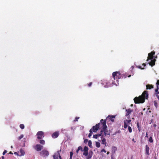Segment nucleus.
I'll return each instance as SVG.
<instances>
[{
    "instance_id": "obj_56",
    "label": "nucleus",
    "mask_w": 159,
    "mask_h": 159,
    "mask_svg": "<svg viewBox=\"0 0 159 159\" xmlns=\"http://www.w3.org/2000/svg\"><path fill=\"white\" fill-rule=\"evenodd\" d=\"M153 126H154V127H156V124H154V125H153Z\"/></svg>"
},
{
    "instance_id": "obj_9",
    "label": "nucleus",
    "mask_w": 159,
    "mask_h": 159,
    "mask_svg": "<svg viewBox=\"0 0 159 159\" xmlns=\"http://www.w3.org/2000/svg\"><path fill=\"white\" fill-rule=\"evenodd\" d=\"M131 121V120H126L124 121V127L125 129L127 128L128 126V124H129Z\"/></svg>"
},
{
    "instance_id": "obj_42",
    "label": "nucleus",
    "mask_w": 159,
    "mask_h": 159,
    "mask_svg": "<svg viewBox=\"0 0 159 159\" xmlns=\"http://www.w3.org/2000/svg\"><path fill=\"white\" fill-rule=\"evenodd\" d=\"M137 126L138 128H139V123L138 121L137 123Z\"/></svg>"
},
{
    "instance_id": "obj_45",
    "label": "nucleus",
    "mask_w": 159,
    "mask_h": 159,
    "mask_svg": "<svg viewBox=\"0 0 159 159\" xmlns=\"http://www.w3.org/2000/svg\"><path fill=\"white\" fill-rule=\"evenodd\" d=\"M88 142V140L87 139H85L84 141V142L85 143H87Z\"/></svg>"
},
{
    "instance_id": "obj_44",
    "label": "nucleus",
    "mask_w": 159,
    "mask_h": 159,
    "mask_svg": "<svg viewBox=\"0 0 159 159\" xmlns=\"http://www.w3.org/2000/svg\"><path fill=\"white\" fill-rule=\"evenodd\" d=\"M7 152V150H4L3 152V155H4Z\"/></svg>"
},
{
    "instance_id": "obj_46",
    "label": "nucleus",
    "mask_w": 159,
    "mask_h": 159,
    "mask_svg": "<svg viewBox=\"0 0 159 159\" xmlns=\"http://www.w3.org/2000/svg\"><path fill=\"white\" fill-rule=\"evenodd\" d=\"M156 84H157V85H158H158H159V80H157V81Z\"/></svg>"
},
{
    "instance_id": "obj_59",
    "label": "nucleus",
    "mask_w": 159,
    "mask_h": 159,
    "mask_svg": "<svg viewBox=\"0 0 159 159\" xmlns=\"http://www.w3.org/2000/svg\"><path fill=\"white\" fill-rule=\"evenodd\" d=\"M132 69H133L134 68V67L133 66H132Z\"/></svg>"
},
{
    "instance_id": "obj_49",
    "label": "nucleus",
    "mask_w": 159,
    "mask_h": 159,
    "mask_svg": "<svg viewBox=\"0 0 159 159\" xmlns=\"http://www.w3.org/2000/svg\"><path fill=\"white\" fill-rule=\"evenodd\" d=\"M142 65L144 66V67H145L146 66V65L145 63H143Z\"/></svg>"
},
{
    "instance_id": "obj_19",
    "label": "nucleus",
    "mask_w": 159,
    "mask_h": 159,
    "mask_svg": "<svg viewBox=\"0 0 159 159\" xmlns=\"http://www.w3.org/2000/svg\"><path fill=\"white\" fill-rule=\"evenodd\" d=\"M39 140V142L40 144L43 145H44L45 144V141H44V140L43 139H40Z\"/></svg>"
},
{
    "instance_id": "obj_7",
    "label": "nucleus",
    "mask_w": 159,
    "mask_h": 159,
    "mask_svg": "<svg viewBox=\"0 0 159 159\" xmlns=\"http://www.w3.org/2000/svg\"><path fill=\"white\" fill-rule=\"evenodd\" d=\"M53 157L54 159H62L59 151H58L57 153H55L53 155Z\"/></svg>"
},
{
    "instance_id": "obj_4",
    "label": "nucleus",
    "mask_w": 159,
    "mask_h": 159,
    "mask_svg": "<svg viewBox=\"0 0 159 159\" xmlns=\"http://www.w3.org/2000/svg\"><path fill=\"white\" fill-rule=\"evenodd\" d=\"M36 135L38 139H42L44 137V133L42 131H39L36 134Z\"/></svg>"
},
{
    "instance_id": "obj_51",
    "label": "nucleus",
    "mask_w": 159,
    "mask_h": 159,
    "mask_svg": "<svg viewBox=\"0 0 159 159\" xmlns=\"http://www.w3.org/2000/svg\"><path fill=\"white\" fill-rule=\"evenodd\" d=\"M159 93V92L158 91L157 92H156V95H158V94Z\"/></svg>"
},
{
    "instance_id": "obj_1",
    "label": "nucleus",
    "mask_w": 159,
    "mask_h": 159,
    "mask_svg": "<svg viewBox=\"0 0 159 159\" xmlns=\"http://www.w3.org/2000/svg\"><path fill=\"white\" fill-rule=\"evenodd\" d=\"M148 94L147 91H144L141 96L139 97H135L134 99L135 104L143 103L144 102L145 98L147 99Z\"/></svg>"
},
{
    "instance_id": "obj_26",
    "label": "nucleus",
    "mask_w": 159,
    "mask_h": 159,
    "mask_svg": "<svg viewBox=\"0 0 159 159\" xmlns=\"http://www.w3.org/2000/svg\"><path fill=\"white\" fill-rule=\"evenodd\" d=\"M89 134L88 137H90L93 134V132L92 131V129H91L89 130Z\"/></svg>"
},
{
    "instance_id": "obj_8",
    "label": "nucleus",
    "mask_w": 159,
    "mask_h": 159,
    "mask_svg": "<svg viewBox=\"0 0 159 159\" xmlns=\"http://www.w3.org/2000/svg\"><path fill=\"white\" fill-rule=\"evenodd\" d=\"M155 52L154 51H152L150 53H149L148 54V59L147 61L148 60V59H152L154 57V55L155 54Z\"/></svg>"
},
{
    "instance_id": "obj_55",
    "label": "nucleus",
    "mask_w": 159,
    "mask_h": 159,
    "mask_svg": "<svg viewBox=\"0 0 159 159\" xmlns=\"http://www.w3.org/2000/svg\"><path fill=\"white\" fill-rule=\"evenodd\" d=\"M9 153L12 154V153L11 152H9Z\"/></svg>"
},
{
    "instance_id": "obj_10",
    "label": "nucleus",
    "mask_w": 159,
    "mask_h": 159,
    "mask_svg": "<svg viewBox=\"0 0 159 159\" xmlns=\"http://www.w3.org/2000/svg\"><path fill=\"white\" fill-rule=\"evenodd\" d=\"M99 124H96L95 126H94L92 127L93 131L94 132H96L98 130L99 128Z\"/></svg>"
},
{
    "instance_id": "obj_20",
    "label": "nucleus",
    "mask_w": 159,
    "mask_h": 159,
    "mask_svg": "<svg viewBox=\"0 0 159 159\" xmlns=\"http://www.w3.org/2000/svg\"><path fill=\"white\" fill-rule=\"evenodd\" d=\"M117 148L116 147H112L111 148L112 152L113 154L115 153L116 151L117 150Z\"/></svg>"
},
{
    "instance_id": "obj_32",
    "label": "nucleus",
    "mask_w": 159,
    "mask_h": 159,
    "mask_svg": "<svg viewBox=\"0 0 159 159\" xmlns=\"http://www.w3.org/2000/svg\"><path fill=\"white\" fill-rule=\"evenodd\" d=\"M20 127L21 129H23L24 128L25 126L24 124H21L20 125Z\"/></svg>"
},
{
    "instance_id": "obj_17",
    "label": "nucleus",
    "mask_w": 159,
    "mask_h": 159,
    "mask_svg": "<svg viewBox=\"0 0 159 159\" xmlns=\"http://www.w3.org/2000/svg\"><path fill=\"white\" fill-rule=\"evenodd\" d=\"M149 148L147 145L145 146V152L147 155H149Z\"/></svg>"
},
{
    "instance_id": "obj_58",
    "label": "nucleus",
    "mask_w": 159,
    "mask_h": 159,
    "mask_svg": "<svg viewBox=\"0 0 159 159\" xmlns=\"http://www.w3.org/2000/svg\"><path fill=\"white\" fill-rule=\"evenodd\" d=\"M154 57L155 58H157V56H156V57Z\"/></svg>"
},
{
    "instance_id": "obj_6",
    "label": "nucleus",
    "mask_w": 159,
    "mask_h": 159,
    "mask_svg": "<svg viewBox=\"0 0 159 159\" xmlns=\"http://www.w3.org/2000/svg\"><path fill=\"white\" fill-rule=\"evenodd\" d=\"M43 148V146L40 144H36L34 148L37 151H41Z\"/></svg>"
},
{
    "instance_id": "obj_60",
    "label": "nucleus",
    "mask_w": 159,
    "mask_h": 159,
    "mask_svg": "<svg viewBox=\"0 0 159 159\" xmlns=\"http://www.w3.org/2000/svg\"><path fill=\"white\" fill-rule=\"evenodd\" d=\"M133 159V157H132L131 159Z\"/></svg>"
},
{
    "instance_id": "obj_14",
    "label": "nucleus",
    "mask_w": 159,
    "mask_h": 159,
    "mask_svg": "<svg viewBox=\"0 0 159 159\" xmlns=\"http://www.w3.org/2000/svg\"><path fill=\"white\" fill-rule=\"evenodd\" d=\"M100 132H104V135L105 136H107V135H110V133H108V131L107 130V129L104 130L102 129Z\"/></svg>"
},
{
    "instance_id": "obj_47",
    "label": "nucleus",
    "mask_w": 159,
    "mask_h": 159,
    "mask_svg": "<svg viewBox=\"0 0 159 159\" xmlns=\"http://www.w3.org/2000/svg\"><path fill=\"white\" fill-rule=\"evenodd\" d=\"M156 97H157L158 100H159V95H156Z\"/></svg>"
},
{
    "instance_id": "obj_50",
    "label": "nucleus",
    "mask_w": 159,
    "mask_h": 159,
    "mask_svg": "<svg viewBox=\"0 0 159 159\" xmlns=\"http://www.w3.org/2000/svg\"><path fill=\"white\" fill-rule=\"evenodd\" d=\"M146 137L147 138H148V134L147 133H146Z\"/></svg>"
},
{
    "instance_id": "obj_16",
    "label": "nucleus",
    "mask_w": 159,
    "mask_h": 159,
    "mask_svg": "<svg viewBox=\"0 0 159 159\" xmlns=\"http://www.w3.org/2000/svg\"><path fill=\"white\" fill-rule=\"evenodd\" d=\"M151 61L149 63V64L150 66H152L155 65V62L156 61V60L155 59H151Z\"/></svg>"
},
{
    "instance_id": "obj_38",
    "label": "nucleus",
    "mask_w": 159,
    "mask_h": 159,
    "mask_svg": "<svg viewBox=\"0 0 159 159\" xmlns=\"http://www.w3.org/2000/svg\"><path fill=\"white\" fill-rule=\"evenodd\" d=\"M80 118L79 117H76L74 120V121L76 122L78 121V120Z\"/></svg>"
},
{
    "instance_id": "obj_36",
    "label": "nucleus",
    "mask_w": 159,
    "mask_h": 159,
    "mask_svg": "<svg viewBox=\"0 0 159 159\" xmlns=\"http://www.w3.org/2000/svg\"><path fill=\"white\" fill-rule=\"evenodd\" d=\"M98 136L97 134L94 135L93 136V138L97 139L98 137Z\"/></svg>"
},
{
    "instance_id": "obj_5",
    "label": "nucleus",
    "mask_w": 159,
    "mask_h": 159,
    "mask_svg": "<svg viewBox=\"0 0 159 159\" xmlns=\"http://www.w3.org/2000/svg\"><path fill=\"white\" fill-rule=\"evenodd\" d=\"M40 156L43 157H48L49 155V152L47 150L43 149L40 152Z\"/></svg>"
},
{
    "instance_id": "obj_54",
    "label": "nucleus",
    "mask_w": 159,
    "mask_h": 159,
    "mask_svg": "<svg viewBox=\"0 0 159 159\" xmlns=\"http://www.w3.org/2000/svg\"><path fill=\"white\" fill-rule=\"evenodd\" d=\"M109 153H110V152H107V155H108V154H109Z\"/></svg>"
},
{
    "instance_id": "obj_23",
    "label": "nucleus",
    "mask_w": 159,
    "mask_h": 159,
    "mask_svg": "<svg viewBox=\"0 0 159 159\" xmlns=\"http://www.w3.org/2000/svg\"><path fill=\"white\" fill-rule=\"evenodd\" d=\"M81 150L82 151H83L82 148L81 146H79L78 147L77 150L76 151V152L77 153H78L79 151Z\"/></svg>"
},
{
    "instance_id": "obj_57",
    "label": "nucleus",
    "mask_w": 159,
    "mask_h": 159,
    "mask_svg": "<svg viewBox=\"0 0 159 159\" xmlns=\"http://www.w3.org/2000/svg\"><path fill=\"white\" fill-rule=\"evenodd\" d=\"M130 76H131V75H129V76H128V77H130Z\"/></svg>"
},
{
    "instance_id": "obj_24",
    "label": "nucleus",
    "mask_w": 159,
    "mask_h": 159,
    "mask_svg": "<svg viewBox=\"0 0 159 159\" xmlns=\"http://www.w3.org/2000/svg\"><path fill=\"white\" fill-rule=\"evenodd\" d=\"M101 143L105 145V146L106 145V140L105 138H103L102 140Z\"/></svg>"
},
{
    "instance_id": "obj_41",
    "label": "nucleus",
    "mask_w": 159,
    "mask_h": 159,
    "mask_svg": "<svg viewBox=\"0 0 159 159\" xmlns=\"http://www.w3.org/2000/svg\"><path fill=\"white\" fill-rule=\"evenodd\" d=\"M92 84V82L89 83V84H88V86H89V87L91 86Z\"/></svg>"
},
{
    "instance_id": "obj_12",
    "label": "nucleus",
    "mask_w": 159,
    "mask_h": 159,
    "mask_svg": "<svg viewBox=\"0 0 159 159\" xmlns=\"http://www.w3.org/2000/svg\"><path fill=\"white\" fill-rule=\"evenodd\" d=\"M132 110L130 108H129L126 110V113L125 114V116H130V114L131 112H132Z\"/></svg>"
},
{
    "instance_id": "obj_61",
    "label": "nucleus",
    "mask_w": 159,
    "mask_h": 159,
    "mask_svg": "<svg viewBox=\"0 0 159 159\" xmlns=\"http://www.w3.org/2000/svg\"><path fill=\"white\" fill-rule=\"evenodd\" d=\"M114 82H113V84H114ZM115 84H116V83H115Z\"/></svg>"
},
{
    "instance_id": "obj_13",
    "label": "nucleus",
    "mask_w": 159,
    "mask_h": 159,
    "mask_svg": "<svg viewBox=\"0 0 159 159\" xmlns=\"http://www.w3.org/2000/svg\"><path fill=\"white\" fill-rule=\"evenodd\" d=\"M59 132L58 131H56L54 132L52 135V137L53 138H57L59 135Z\"/></svg>"
},
{
    "instance_id": "obj_11",
    "label": "nucleus",
    "mask_w": 159,
    "mask_h": 159,
    "mask_svg": "<svg viewBox=\"0 0 159 159\" xmlns=\"http://www.w3.org/2000/svg\"><path fill=\"white\" fill-rule=\"evenodd\" d=\"M115 117V116H108L106 120L108 119L110 120L112 122H114V119Z\"/></svg>"
},
{
    "instance_id": "obj_27",
    "label": "nucleus",
    "mask_w": 159,
    "mask_h": 159,
    "mask_svg": "<svg viewBox=\"0 0 159 159\" xmlns=\"http://www.w3.org/2000/svg\"><path fill=\"white\" fill-rule=\"evenodd\" d=\"M96 147L97 148H99L100 146V143L98 142H96Z\"/></svg>"
},
{
    "instance_id": "obj_62",
    "label": "nucleus",
    "mask_w": 159,
    "mask_h": 159,
    "mask_svg": "<svg viewBox=\"0 0 159 159\" xmlns=\"http://www.w3.org/2000/svg\"><path fill=\"white\" fill-rule=\"evenodd\" d=\"M11 148H12V146H11Z\"/></svg>"
},
{
    "instance_id": "obj_63",
    "label": "nucleus",
    "mask_w": 159,
    "mask_h": 159,
    "mask_svg": "<svg viewBox=\"0 0 159 159\" xmlns=\"http://www.w3.org/2000/svg\"><path fill=\"white\" fill-rule=\"evenodd\" d=\"M16 152H15V154H16Z\"/></svg>"
},
{
    "instance_id": "obj_48",
    "label": "nucleus",
    "mask_w": 159,
    "mask_h": 159,
    "mask_svg": "<svg viewBox=\"0 0 159 159\" xmlns=\"http://www.w3.org/2000/svg\"><path fill=\"white\" fill-rule=\"evenodd\" d=\"M132 141H133V142H134V143H135L136 142V141L133 138L132 139Z\"/></svg>"
},
{
    "instance_id": "obj_40",
    "label": "nucleus",
    "mask_w": 159,
    "mask_h": 159,
    "mask_svg": "<svg viewBox=\"0 0 159 159\" xmlns=\"http://www.w3.org/2000/svg\"><path fill=\"white\" fill-rule=\"evenodd\" d=\"M158 89H159L158 86V85H157V89H155V92H157L158 91Z\"/></svg>"
},
{
    "instance_id": "obj_2",
    "label": "nucleus",
    "mask_w": 159,
    "mask_h": 159,
    "mask_svg": "<svg viewBox=\"0 0 159 159\" xmlns=\"http://www.w3.org/2000/svg\"><path fill=\"white\" fill-rule=\"evenodd\" d=\"M106 120L102 119L101 120L100 122L98 124H99V127H101L102 129L104 130L106 129L107 128V126L106 125Z\"/></svg>"
},
{
    "instance_id": "obj_22",
    "label": "nucleus",
    "mask_w": 159,
    "mask_h": 159,
    "mask_svg": "<svg viewBox=\"0 0 159 159\" xmlns=\"http://www.w3.org/2000/svg\"><path fill=\"white\" fill-rule=\"evenodd\" d=\"M20 152L21 153L20 155L23 156L25 154V152L24 150H22V149H20Z\"/></svg>"
},
{
    "instance_id": "obj_25",
    "label": "nucleus",
    "mask_w": 159,
    "mask_h": 159,
    "mask_svg": "<svg viewBox=\"0 0 159 159\" xmlns=\"http://www.w3.org/2000/svg\"><path fill=\"white\" fill-rule=\"evenodd\" d=\"M98 137H99L100 136H101V138L102 139L103 137V132H101V133L99 134H97Z\"/></svg>"
},
{
    "instance_id": "obj_21",
    "label": "nucleus",
    "mask_w": 159,
    "mask_h": 159,
    "mask_svg": "<svg viewBox=\"0 0 159 159\" xmlns=\"http://www.w3.org/2000/svg\"><path fill=\"white\" fill-rule=\"evenodd\" d=\"M93 152H89V154L87 155L88 156L86 158V159H90L91 158L92 156Z\"/></svg>"
},
{
    "instance_id": "obj_30",
    "label": "nucleus",
    "mask_w": 159,
    "mask_h": 159,
    "mask_svg": "<svg viewBox=\"0 0 159 159\" xmlns=\"http://www.w3.org/2000/svg\"><path fill=\"white\" fill-rule=\"evenodd\" d=\"M88 150V148L87 147L85 146L84 148V152H87Z\"/></svg>"
},
{
    "instance_id": "obj_64",
    "label": "nucleus",
    "mask_w": 159,
    "mask_h": 159,
    "mask_svg": "<svg viewBox=\"0 0 159 159\" xmlns=\"http://www.w3.org/2000/svg\"><path fill=\"white\" fill-rule=\"evenodd\" d=\"M16 152H15V154H16Z\"/></svg>"
},
{
    "instance_id": "obj_31",
    "label": "nucleus",
    "mask_w": 159,
    "mask_h": 159,
    "mask_svg": "<svg viewBox=\"0 0 159 159\" xmlns=\"http://www.w3.org/2000/svg\"><path fill=\"white\" fill-rule=\"evenodd\" d=\"M149 141L151 143H152L153 142V140L152 139V138L151 136L150 137L149 139Z\"/></svg>"
},
{
    "instance_id": "obj_28",
    "label": "nucleus",
    "mask_w": 159,
    "mask_h": 159,
    "mask_svg": "<svg viewBox=\"0 0 159 159\" xmlns=\"http://www.w3.org/2000/svg\"><path fill=\"white\" fill-rule=\"evenodd\" d=\"M154 103L155 106L157 108V101H154Z\"/></svg>"
},
{
    "instance_id": "obj_3",
    "label": "nucleus",
    "mask_w": 159,
    "mask_h": 159,
    "mask_svg": "<svg viewBox=\"0 0 159 159\" xmlns=\"http://www.w3.org/2000/svg\"><path fill=\"white\" fill-rule=\"evenodd\" d=\"M112 76L114 80H116L117 82H118V79L121 78L120 74L119 72L117 71L113 72L112 73Z\"/></svg>"
},
{
    "instance_id": "obj_29",
    "label": "nucleus",
    "mask_w": 159,
    "mask_h": 159,
    "mask_svg": "<svg viewBox=\"0 0 159 159\" xmlns=\"http://www.w3.org/2000/svg\"><path fill=\"white\" fill-rule=\"evenodd\" d=\"M88 145L90 147V148L92 147V142L91 140H89L88 141Z\"/></svg>"
},
{
    "instance_id": "obj_18",
    "label": "nucleus",
    "mask_w": 159,
    "mask_h": 159,
    "mask_svg": "<svg viewBox=\"0 0 159 159\" xmlns=\"http://www.w3.org/2000/svg\"><path fill=\"white\" fill-rule=\"evenodd\" d=\"M153 86L152 84H147L146 85V89H150L153 88Z\"/></svg>"
},
{
    "instance_id": "obj_43",
    "label": "nucleus",
    "mask_w": 159,
    "mask_h": 159,
    "mask_svg": "<svg viewBox=\"0 0 159 159\" xmlns=\"http://www.w3.org/2000/svg\"><path fill=\"white\" fill-rule=\"evenodd\" d=\"M101 152H106V151L104 149H102L101 150Z\"/></svg>"
},
{
    "instance_id": "obj_39",
    "label": "nucleus",
    "mask_w": 159,
    "mask_h": 159,
    "mask_svg": "<svg viewBox=\"0 0 159 159\" xmlns=\"http://www.w3.org/2000/svg\"><path fill=\"white\" fill-rule=\"evenodd\" d=\"M137 67H138V68H139V69H144V68H142L141 67V66H137Z\"/></svg>"
},
{
    "instance_id": "obj_52",
    "label": "nucleus",
    "mask_w": 159,
    "mask_h": 159,
    "mask_svg": "<svg viewBox=\"0 0 159 159\" xmlns=\"http://www.w3.org/2000/svg\"><path fill=\"white\" fill-rule=\"evenodd\" d=\"M138 130H139V131H140V130H141V129H140V128L139 127V128H138Z\"/></svg>"
},
{
    "instance_id": "obj_15",
    "label": "nucleus",
    "mask_w": 159,
    "mask_h": 159,
    "mask_svg": "<svg viewBox=\"0 0 159 159\" xmlns=\"http://www.w3.org/2000/svg\"><path fill=\"white\" fill-rule=\"evenodd\" d=\"M102 84L104 85L105 84H106V85H104V87L106 88H107L110 86V84L109 82H107V81H106V80H105V81H104V82H103V83Z\"/></svg>"
},
{
    "instance_id": "obj_37",
    "label": "nucleus",
    "mask_w": 159,
    "mask_h": 159,
    "mask_svg": "<svg viewBox=\"0 0 159 159\" xmlns=\"http://www.w3.org/2000/svg\"><path fill=\"white\" fill-rule=\"evenodd\" d=\"M23 134H22V135H21L19 137H18V139L19 140H20V139H21L22 138H23Z\"/></svg>"
},
{
    "instance_id": "obj_35",
    "label": "nucleus",
    "mask_w": 159,
    "mask_h": 159,
    "mask_svg": "<svg viewBox=\"0 0 159 159\" xmlns=\"http://www.w3.org/2000/svg\"><path fill=\"white\" fill-rule=\"evenodd\" d=\"M73 154V153L72 152H70V159H71L72 158Z\"/></svg>"
},
{
    "instance_id": "obj_53",
    "label": "nucleus",
    "mask_w": 159,
    "mask_h": 159,
    "mask_svg": "<svg viewBox=\"0 0 159 159\" xmlns=\"http://www.w3.org/2000/svg\"><path fill=\"white\" fill-rule=\"evenodd\" d=\"M2 159H4V157L3 156L2 157Z\"/></svg>"
},
{
    "instance_id": "obj_33",
    "label": "nucleus",
    "mask_w": 159,
    "mask_h": 159,
    "mask_svg": "<svg viewBox=\"0 0 159 159\" xmlns=\"http://www.w3.org/2000/svg\"><path fill=\"white\" fill-rule=\"evenodd\" d=\"M128 130L130 133L132 132V129L131 127L130 126H128Z\"/></svg>"
},
{
    "instance_id": "obj_34",
    "label": "nucleus",
    "mask_w": 159,
    "mask_h": 159,
    "mask_svg": "<svg viewBox=\"0 0 159 159\" xmlns=\"http://www.w3.org/2000/svg\"><path fill=\"white\" fill-rule=\"evenodd\" d=\"M83 155L85 156H87L88 155V151L84 152H83Z\"/></svg>"
}]
</instances>
